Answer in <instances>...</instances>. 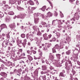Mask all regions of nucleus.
<instances>
[{
  "instance_id": "obj_1",
  "label": "nucleus",
  "mask_w": 80,
  "mask_h": 80,
  "mask_svg": "<svg viewBox=\"0 0 80 80\" xmlns=\"http://www.w3.org/2000/svg\"><path fill=\"white\" fill-rule=\"evenodd\" d=\"M56 21H57L58 22L56 24V25L57 26H58V25H62V24H63V23L62 22H61V20L56 19V20H53L52 21V25H53V26H55V25H56V24H55Z\"/></svg>"
},
{
  "instance_id": "obj_2",
  "label": "nucleus",
  "mask_w": 80,
  "mask_h": 80,
  "mask_svg": "<svg viewBox=\"0 0 80 80\" xmlns=\"http://www.w3.org/2000/svg\"><path fill=\"white\" fill-rule=\"evenodd\" d=\"M72 50L73 51V57L74 58H77L78 56V54L79 53V51L77 48H75L74 51H73V50Z\"/></svg>"
},
{
  "instance_id": "obj_3",
  "label": "nucleus",
  "mask_w": 80,
  "mask_h": 80,
  "mask_svg": "<svg viewBox=\"0 0 80 80\" xmlns=\"http://www.w3.org/2000/svg\"><path fill=\"white\" fill-rule=\"evenodd\" d=\"M34 40H35V41L34 42V44H35V45H37V46H39L40 43V41H39L38 38L37 37H35L34 38Z\"/></svg>"
},
{
  "instance_id": "obj_4",
  "label": "nucleus",
  "mask_w": 80,
  "mask_h": 80,
  "mask_svg": "<svg viewBox=\"0 0 80 80\" xmlns=\"http://www.w3.org/2000/svg\"><path fill=\"white\" fill-rule=\"evenodd\" d=\"M0 75H1L2 77H3L5 78H6L7 77V74L5 72H1L0 73Z\"/></svg>"
},
{
  "instance_id": "obj_5",
  "label": "nucleus",
  "mask_w": 80,
  "mask_h": 80,
  "mask_svg": "<svg viewBox=\"0 0 80 80\" xmlns=\"http://www.w3.org/2000/svg\"><path fill=\"white\" fill-rule=\"evenodd\" d=\"M9 27L11 28H12L13 30H14L15 28L16 27V26L15 25V23H13L10 24L9 25Z\"/></svg>"
},
{
  "instance_id": "obj_6",
  "label": "nucleus",
  "mask_w": 80,
  "mask_h": 80,
  "mask_svg": "<svg viewBox=\"0 0 80 80\" xmlns=\"http://www.w3.org/2000/svg\"><path fill=\"white\" fill-rule=\"evenodd\" d=\"M49 58L50 60H51V61H52L53 60V59H54V55H53V54H52V53H50L49 56Z\"/></svg>"
},
{
  "instance_id": "obj_7",
  "label": "nucleus",
  "mask_w": 80,
  "mask_h": 80,
  "mask_svg": "<svg viewBox=\"0 0 80 80\" xmlns=\"http://www.w3.org/2000/svg\"><path fill=\"white\" fill-rule=\"evenodd\" d=\"M4 42L3 43H2V45H3L5 44V45H10V46H12L13 45H12V43L10 42Z\"/></svg>"
},
{
  "instance_id": "obj_8",
  "label": "nucleus",
  "mask_w": 80,
  "mask_h": 80,
  "mask_svg": "<svg viewBox=\"0 0 80 80\" xmlns=\"http://www.w3.org/2000/svg\"><path fill=\"white\" fill-rule=\"evenodd\" d=\"M73 75L72 74H70V78L69 79L70 80H72L73 79V75H74V74L75 73V71H72Z\"/></svg>"
},
{
  "instance_id": "obj_9",
  "label": "nucleus",
  "mask_w": 80,
  "mask_h": 80,
  "mask_svg": "<svg viewBox=\"0 0 80 80\" xmlns=\"http://www.w3.org/2000/svg\"><path fill=\"white\" fill-rule=\"evenodd\" d=\"M40 24H41V25H42L44 26V27H48V25L47 24V23L43 21L40 22Z\"/></svg>"
},
{
  "instance_id": "obj_10",
  "label": "nucleus",
  "mask_w": 80,
  "mask_h": 80,
  "mask_svg": "<svg viewBox=\"0 0 80 80\" xmlns=\"http://www.w3.org/2000/svg\"><path fill=\"white\" fill-rule=\"evenodd\" d=\"M32 28L35 31H39V28H38V26H34L32 27Z\"/></svg>"
},
{
  "instance_id": "obj_11",
  "label": "nucleus",
  "mask_w": 80,
  "mask_h": 80,
  "mask_svg": "<svg viewBox=\"0 0 80 80\" xmlns=\"http://www.w3.org/2000/svg\"><path fill=\"white\" fill-rule=\"evenodd\" d=\"M1 27V30H2L3 29V28H6L7 27V26L5 25V24H1V26H0Z\"/></svg>"
},
{
  "instance_id": "obj_12",
  "label": "nucleus",
  "mask_w": 80,
  "mask_h": 80,
  "mask_svg": "<svg viewBox=\"0 0 80 80\" xmlns=\"http://www.w3.org/2000/svg\"><path fill=\"white\" fill-rule=\"evenodd\" d=\"M16 1L17 0H10L9 2L11 4L13 5L15 3V2H16Z\"/></svg>"
},
{
  "instance_id": "obj_13",
  "label": "nucleus",
  "mask_w": 80,
  "mask_h": 80,
  "mask_svg": "<svg viewBox=\"0 0 80 80\" xmlns=\"http://www.w3.org/2000/svg\"><path fill=\"white\" fill-rule=\"evenodd\" d=\"M39 22V18H34V23L35 24H37Z\"/></svg>"
},
{
  "instance_id": "obj_14",
  "label": "nucleus",
  "mask_w": 80,
  "mask_h": 80,
  "mask_svg": "<svg viewBox=\"0 0 80 80\" xmlns=\"http://www.w3.org/2000/svg\"><path fill=\"white\" fill-rule=\"evenodd\" d=\"M43 37L45 40H47L48 38V37L47 33H45L43 35Z\"/></svg>"
},
{
  "instance_id": "obj_15",
  "label": "nucleus",
  "mask_w": 80,
  "mask_h": 80,
  "mask_svg": "<svg viewBox=\"0 0 80 80\" xmlns=\"http://www.w3.org/2000/svg\"><path fill=\"white\" fill-rule=\"evenodd\" d=\"M26 37L27 39H28V38H32V37H33V36H32V35L29 34L28 33L27 34Z\"/></svg>"
},
{
  "instance_id": "obj_16",
  "label": "nucleus",
  "mask_w": 80,
  "mask_h": 80,
  "mask_svg": "<svg viewBox=\"0 0 80 80\" xmlns=\"http://www.w3.org/2000/svg\"><path fill=\"white\" fill-rule=\"evenodd\" d=\"M27 57L29 61L33 60V58L30 55H28Z\"/></svg>"
},
{
  "instance_id": "obj_17",
  "label": "nucleus",
  "mask_w": 80,
  "mask_h": 80,
  "mask_svg": "<svg viewBox=\"0 0 80 80\" xmlns=\"http://www.w3.org/2000/svg\"><path fill=\"white\" fill-rule=\"evenodd\" d=\"M11 33H12L11 32H9L6 35V37L7 38H8V42L9 41V39H10V34H11Z\"/></svg>"
},
{
  "instance_id": "obj_18",
  "label": "nucleus",
  "mask_w": 80,
  "mask_h": 80,
  "mask_svg": "<svg viewBox=\"0 0 80 80\" xmlns=\"http://www.w3.org/2000/svg\"><path fill=\"white\" fill-rule=\"evenodd\" d=\"M27 42V40L26 39H25L24 40V42L22 43V45L23 46L24 48L25 47V45H26V44H27V43H26Z\"/></svg>"
},
{
  "instance_id": "obj_19",
  "label": "nucleus",
  "mask_w": 80,
  "mask_h": 80,
  "mask_svg": "<svg viewBox=\"0 0 80 80\" xmlns=\"http://www.w3.org/2000/svg\"><path fill=\"white\" fill-rule=\"evenodd\" d=\"M74 15H75L76 16V20H78L79 19V18H80V16L78 15V14L77 13H75V14Z\"/></svg>"
},
{
  "instance_id": "obj_20",
  "label": "nucleus",
  "mask_w": 80,
  "mask_h": 80,
  "mask_svg": "<svg viewBox=\"0 0 80 80\" xmlns=\"http://www.w3.org/2000/svg\"><path fill=\"white\" fill-rule=\"evenodd\" d=\"M66 74L65 73H63V72H60L59 74L60 77H65Z\"/></svg>"
},
{
  "instance_id": "obj_21",
  "label": "nucleus",
  "mask_w": 80,
  "mask_h": 80,
  "mask_svg": "<svg viewBox=\"0 0 80 80\" xmlns=\"http://www.w3.org/2000/svg\"><path fill=\"white\" fill-rule=\"evenodd\" d=\"M52 15L53 14H52L50 12H48L47 14V17H52Z\"/></svg>"
},
{
  "instance_id": "obj_22",
  "label": "nucleus",
  "mask_w": 80,
  "mask_h": 80,
  "mask_svg": "<svg viewBox=\"0 0 80 80\" xmlns=\"http://www.w3.org/2000/svg\"><path fill=\"white\" fill-rule=\"evenodd\" d=\"M28 3H29L30 5H34V3H33V2L32 1H29L28 2Z\"/></svg>"
},
{
  "instance_id": "obj_23",
  "label": "nucleus",
  "mask_w": 80,
  "mask_h": 80,
  "mask_svg": "<svg viewBox=\"0 0 80 80\" xmlns=\"http://www.w3.org/2000/svg\"><path fill=\"white\" fill-rule=\"evenodd\" d=\"M42 68L43 70H47V66H42Z\"/></svg>"
},
{
  "instance_id": "obj_24",
  "label": "nucleus",
  "mask_w": 80,
  "mask_h": 80,
  "mask_svg": "<svg viewBox=\"0 0 80 80\" xmlns=\"http://www.w3.org/2000/svg\"><path fill=\"white\" fill-rule=\"evenodd\" d=\"M46 8V6H44L42 8L39 9V10H42L43 12H45V10Z\"/></svg>"
},
{
  "instance_id": "obj_25",
  "label": "nucleus",
  "mask_w": 80,
  "mask_h": 80,
  "mask_svg": "<svg viewBox=\"0 0 80 80\" xmlns=\"http://www.w3.org/2000/svg\"><path fill=\"white\" fill-rule=\"evenodd\" d=\"M34 73L35 74V76H36V77H38V70L36 69L34 72Z\"/></svg>"
},
{
  "instance_id": "obj_26",
  "label": "nucleus",
  "mask_w": 80,
  "mask_h": 80,
  "mask_svg": "<svg viewBox=\"0 0 80 80\" xmlns=\"http://www.w3.org/2000/svg\"><path fill=\"white\" fill-rule=\"evenodd\" d=\"M10 20V18L9 16H7L6 19V21H7L8 22H9V21Z\"/></svg>"
},
{
  "instance_id": "obj_27",
  "label": "nucleus",
  "mask_w": 80,
  "mask_h": 80,
  "mask_svg": "<svg viewBox=\"0 0 80 80\" xmlns=\"http://www.w3.org/2000/svg\"><path fill=\"white\" fill-rule=\"evenodd\" d=\"M17 9L18 10H24V8L19 7H18Z\"/></svg>"
},
{
  "instance_id": "obj_28",
  "label": "nucleus",
  "mask_w": 80,
  "mask_h": 80,
  "mask_svg": "<svg viewBox=\"0 0 80 80\" xmlns=\"http://www.w3.org/2000/svg\"><path fill=\"white\" fill-rule=\"evenodd\" d=\"M27 53H28V54H29L30 55L32 54V51H30L29 50H28L27 51Z\"/></svg>"
},
{
  "instance_id": "obj_29",
  "label": "nucleus",
  "mask_w": 80,
  "mask_h": 80,
  "mask_svg": "<svg viewBox=\"0 0 80 80\" xmlns=\"http://www.w3.org/2000/svg\"><path fill=\"white\" fill-rule=\"evenodd\" d=\"M42 50L44 51H45L46 50H47V46H44L42 48Z\"/></svg>"
},
{
  "instance_id": "obj_30",
  "label": "nucleus",
  "mask_w": 80,
  "mask_h": 80,
  "mask_svg": "<svg viewBox=\"0 0 80 80\" xmlns=\"http://www.w3.org/2000/svg\"><path fill=\"white\" fill-rule=\"evenodd\" d=\"M8 14L9 15H14V12L12 11H11L8 12Z\"/></svg>"
},
{
  "instance_id": "obj_31",
  "label": "nucleus",
  "mask_w": 80,
  "mask_h": 80,
  "mask_svg": "<svg viewBox=\"0 0 80 80\" xmlns=\"http://www.w3.org/2000/svg\"><path fill=\"white\" fill-rule=\"evenodd\" d=\"M36 15L37 17H41V16L42 15V14L41 13H38L37 14H36Z\"/></svg>"
},
{
  "instance_id": "obj_32",
  "label": "nucleus",
  "mask_w": 80,
  "mask_h": 80,
  "mask_svg": "<svg viewBox=\"0 0 80 80\" xmlns=\"http://www.w3.org/2000/svg\"><path fill=\"white\" fill-rule=\"evenodd\" d=\"M24 17H25V15H24L21 14L20 15V18H21L23 19V18H24Z\"/></svg>"
},
{
  "instance_id": "obj_33",
  "label": "nucleus",
  "mask_w": 80,
  "mask_h": 80,
  "mask_svg": "<svg viewBox=\"0 0 80 80\" xmlns=\"http://www.w3.org/2000/svg\"><path fill=\"white\" fill-rule=\"evenodd\" d=\"M71 53V50H69L66 52L67 55H70Z\"/></svg>"
},
{
  "instance_id": "obj_34",
  "label": "nucleus",
  "mask_w": 80,
  "mask_h": 80,
  "mask_svg": "<svg viewBox=\"0 0 80 80\" xmlns=\"http://www.w3.org/2000/svg\"><path fill=\"white\" fill-rule=\"evenodd\" d=\"M65 23H66L68 26H70V22L69 21H67V22H65Z\"/></svg>"
},
{
  "instance_id": "obj_35",
  "label": "nucleus",
  "mask_w": 80,
  "mask_h": 80,
  "mask_svg": "<svg viewBox=\"0 0 80 80\" xmlns=\"http://www.w3.org/2000/svg\"><path fill=\"white\" fill-rule=\"evenodd\" d=\"M42 35V33L40 31H38V32H37V35H38V36H40V35Z\"/></svg>"
},
{
  "instance_id": "obj_36",
  "label": "nucleus",
  "mask_w": 80,
  "mask_h": 80,
  "mask_svg": "<svg viewBox=\"0 0 80 80\" xmlns=\"http://www.w3.org/2000/svg\"><path fill=\"white\" fill-rule=\"evenodd\" d=\"M56 55L57 58H58V59H60V54H56Z\"/></svg>"
},
{
  "instance_id": "obj_37",
  "label": "nucleus",
  "mask_w": 80,
  "mask_h": 80,
  "mask_svg": "<svg viewBox=\"0 0 80 80\" xmlns=\"http://www.w3.org/2000/svg\"><path fill=\"white\" fill-rule=\"evenodd\" d=\"M55 34H56L57 37H60V34L59 33V32H57Z\"/></svg>"
},
{
  "instance_id": "obj_38",
  "label": "nucleus",
  "mask_w": 80,
  "mask_h": 80,
  "mask_svg": "<svg viewBox=\"0 0 80 80\" xmlns=\"http://www.w3.org/2000/svg\"><path fill=\"white\" fill-rule=\"evenodd\" d=\"M22 69H21V68L17 70V72H18V73H21V72H22Z\"/></svg>"
},
{
  "instance_id": "obj_39",
  "label": "nucleus",
  "mask_w": 80,
  "mask_h": 80,
  "mask_svg": "<svg viewBox=\"0 0 80 80\" xmlns=\"http://www.w3.org/2000/svg\"><path fill=\"white\" fill-rule=\"evenodd\" d=\"M8 67H10V66H12V64L9 62L7 65Z\"/></svg>"
},
{
  "instance_id": "obj_40",
  "label": "nucleus",
  "mask_w": 80,
  "mask_h": 80,
  "mask_svg": "<svg viewBox=\"0 0 80 80\" xmlns=\"http://www.w3.org/2000/svg\"><path fill=\"white\" fill-rule=\"evenodd\" d=\"M25 56V52H23L22 54H20V55L19 56V57H22V56Z\"/></svg>"
},
{
  "instance_id": "obj_41",
  "label": "nucleus",
  "mask_w": 80,
  "mask_h": 80,
  "mask_svg": "<svg viewBox=\"0 0 80 80\" xmlns=\"http://www.w3.org/2000/svg\"><path fill=\"white\" fill-rule=\"evenodd\" d=\"M21 37H22V38H25V34L23 33L21 35Z\"/></svg>"
},
{
  "instance_id": "obj_42",
  "label": "nucleus",
  "mask_w": 80,
  "mask_h": 80,
  "mask_svg": "<svg viewBox=\"0 0 80 80\" xmlns=\"http://www.w3.org/2000/svg\"><path fill=\"white\" fill-rule=\"evenodd\" d=\"M4 16V14L2 12H0V17H3Z\"/></svg>"
},
{
  "instance_id": "obj_43",
  "label": "nucleus",
  "mask_w": 80,
  "mask_h": 80,
  "mask_svg": "<svg viewBox=\"0 0 80 80\" xmlns=\"http://www.w3.org/2000/svg\"><path fill=\"white\" fill-rule=\"evenodd\" d=\"M52 53H56L57 52H56V50H55V48H52Z\"/></svg>"
},
{
  "instance_id": "obj_44",
  "label": "nucleus",
  "mask_w": 80,
  "mask_h": 80,
  "mask_svg": "<svg viewBox=\"0 0 80 80\" xmlns=\"http://www.w3.org/2000/svg\"><path fill=\"white\" fill-rule=\"evenodd\" d=\"M24 80H30V78L29 77H26Z\"/></svg>"
},
{
  "instance_id": "obj_45",
  "label": "nucleus",
  "mask_w": 80,
  "mask_h": 80,
  "mask_svg": "<svg viewBox=\"0 0 80 80\" xmlns=\"http://www.w3.org/2000/svg\"><path fill=\"white\" fill-rule=\"evenodd\" d=\"M47 73V72H43V71H41V74H42V75H43V74H45V73Z\"/></svg>"
},
{
  "instance_id": "obj_46",
  "label": "nucleus",
  "mask_w": 80,
  "mask_h": 80,
  "mask_svg": "<svg viewBox=\"0 0 80 80\" xmlns=\"http://www.w3.org/2000/svg\"><path fill=\"white\" fill-rule=\"evenodd\" d=\"M54 15L55 17H57L58 15V13H57V12L55 11L54 13Z\"/></svg>"
},
{
  "instance_id": "obj_47",
  "label": "nucleus",
  "mask_w": 80,
  "mask_h": 80,
  "mask_svg": "<svg viewBox=\"0 0 80 80\" xmlns=\"http://www.w3.org/2000/svg\"><path fill=\"white\" fill-rule=\"evenodd\" d=\"M32 53H33V54H36V53H37V52H36L35 51H34V50H32Z\"/></svg>"
},
{
  "instance_id": "obj_48",
  "label": "nucleus",
  "mask_w": 80,
  "mask_h": 80,
  "mask_svg": "<svg viewBox=\"0 0 80 80\" xmlns=\"http://www.w3.org/2000/svg\"><path fill=\"white\" fill-rule=\"evenodd\" d=\"M47 1H48V2H49L52 8H53V7H52V3H51V2H50V1H49V0H47Z\"/></svg>"
},
{
  "instance_id": "obj_49",
  "label": "nucleus",
  "mask_w": 80,
  "mask_h": 80,
  "mask_svg": "<svg viewBox=\"0 0 80 80\" xmlns=\"http://www.w3.org/2000/svg\"><path fill=\"white\" fill-rule=\"evenodd\" d=\"M29 11L30 10L31 12H32V7L29 6L28 8Z\"/></svg>"
},
{
  "instance_id": "obj_50",
  "label": "nucleus",
  "mask_w": 80,
  "mask_h": 80,
  "mask_svg": "<svg viewBox=\"0 0 80 80\" xmlns=\"http://www.w3.org/2000/svg\"><path fill=\"white\" fill-rule=\"evenodd\" d=\"M67 61L66 59H64L62 61V63H63V62H65Z\"/></svg>"
},
{
  "instance_id": "obj_51",
  "label": "nucleus",
  "mask_w": 80,
  "mask_h": 80,
  "mask_svg": "<svg viewBox=\"0 0 80 80\" xmlns=\"http://www.w3.org/2000/svg\"><path fill=\"white\" fill-rule=\"evenodd\" d=\"M71 21H74V22H75V18H72V19H71Z\"/></svg>"
},
{
  "instance_id": "obj_52",
  "label": "nucleus",
  "mask_w": 80,
  "mask_h": 80,
  "mask_svg": "<svg viewBox=\"0 0 80 80\" xmlns=\"http://www.w3.org/2000/svg\"><path fill=\"white\" fill-rule=\"evenodd\" d=\"M35 9H36V8L35 7L32 8L31 12H32V11H33V10H35Z\"/></svg>"
},
{
  "instance_id": "obj_53",
  "label": "nucleus",
  "mask_w": 80,
  "mask_h": 80,
  "mask_svg": "<svg viewBox=\"0 0 80 80\" xmlns=\"http://www.w3.org/2000/svg\"><path fill=\"white\" fill-rule=\"evenodd\" d=\"M19 38H18V39L17 40H18L19 42H20V43H19V44H20V43H22V40H19Z\"/></svg>"
},
{
  "instance_id": "obj_54",
  "label": "nucleus",
  "mask_w": 80,
  "mask_h": 80,
  "mask_svg": "<svg viewBox=\"0 0 80 80\" xmlns=\"http://www.w3.org/2000/svg\"><path fill=\"white\" fill-rule=\"evenodd\" d=\"M69 63V64H70V66H69V69H70V68H72V63L71 62H70Z\"/></svg>"
},
{
  "instance_id": "obj_55",
  "label": "nucleus",
  "mask_w": 80,
  "mask_h": 80,
  "mask_svg": "<svg viewBox=\"0 0 80 80\" xmlns=\"http://www.w3.org/2000/svg\"><path fill=\"white\" fill-rule=\"evenodd\" d=\"M77 38L78 39H79V40H80V35L78 36V35H77Z\"/></svg>"
},
{
  "instance_id": "obj_56",
  "label": "nucleus",
  "mask_w": 80,
  "mask_h": 80,
  "mask_svg": "<svg viewBox=\"0 0 80 80\" xmlns=\"http://www.w3.org/2000/svg\"><path fill=\"white\" fill-rule=\"evenodd\" d=\"M55 48H58V45L57 44L55 46Z\"/></svg>"
},
{
  "instance_id": "obj_57",
  "label": "nucleus",
  "mask_w": 80,
  "mask_h": 80,
  "mask_svg": "<svg viewBox=\"0 0 80 80\" xmlns=\"http://www.w3.org/2000/svg\"><path fill=\"white\" fill-rule=\"evenodd\" d=\"M75 67L77 69H80V67H78L76 66H75Z\"/></svg>"
},
{
  "instance_id": "obj_58",
  "label": "nucleus",
  "mask_w": 80,
  "mask_h": 80,
  "mask_svg": "<svg viewBox=\"0 0 80 80\" xmlns=\"http://www.w3.org/2000/svg\"><path fill=\"white\" fill-rule=\"evenodd\" d=\"M46 62L47 64H50V62L46 60Z\"/></svg>"
},
{
  "instance_id": "obj_59",
  "label": "nucleus",
  "mask_w": 80,
  "mask_h": 80,
  "mask_svg": "<svg viewBox=\"0 0 80 80\" xmlns=\"http://www.w3.org/2000/svg\"><path fill=\"white\" fill-rule=\"evenodd\" d=\"M22 49H20L19 50H18V52H20L21 53H22Z\"/></svg>"
},
{
  "instance_id": "obj_60",
  "label": "nucleus",
  "mask_w": 80,
  "mask_h": 80,
  "mask_svg": "<svg viewBox=\"0 0 80 80\" xmlns=\"http://www.w3.org/2000/svg\"><path fill=\"white\" fill-rule=\"evenodd\" d=\"M41 17H42V18H45V16L43 15V14H42Z\"/></svg>"
},
{
  "instance_id": "obj_61",
  "label": "nucleus",
  "mask_w": 80,
  "mask_h": 80,
  "mask_svg": "<svg viewBox=\"0 0 80 80\" xmlns=\"http://www.w3.org/2000/svg\"><path fill=\"white\" fill-rule=\"evenodd\" d=\"M50 77L51 78H52V79H54L55 78V77L54 76H50Z\"/></svg>"
},
{
  "instance_id": "obj_62",
  "label": "nucleus",
  "mask_w": 80,
  "mask_h": 80,
  "mask_svg": "<svg viewBox=\"0 0 80 80\" xmlns=\"http://www.w3.org/2000/svg\"><path fill=\"white\" fill-rule=\"evenodd\" d=\"M17 54L18 55L19 57L20 55V52H19V51L17 52Z\"/></svg>"
},
{
  "instance_id": "obj_63",
  "label": "nucleus",
  "mask_w": 80,
  "mask_h": 80,
  "mask_svg": "<svg viewBox=\"0 0 80 80\" xmlns=\"http://www.w3.org/2000/svg\"><path fill=\"white\" fill-rule=\"evenodd\" d=\"M52 35L51 34H50L49 35H48V38H51V37H52Z\"/></svg>"
},
{
  "instance_id": "obj_64",
  "label": "nucleus",
  "mask_w": 80,
  "mask_h": 80,
  "mask_svg": "<svg viewBox=\"0 0 80 80\" xmlns=\"http://www.w3.org/2000/svg\"><path fill=\"white\" fill-rule=\"evenodd\" d=\"M78 64L80 66V62L79 61L77 62Z\"/></svg>"
}]
</instances>
